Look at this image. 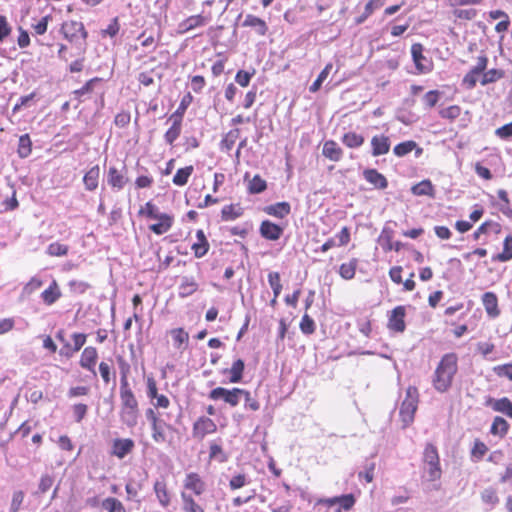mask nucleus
<instances>
[{
  "label": "nucleus",
  "instance_id": "nucleus-60",
  "mask_svg": "<svg viewBox=\"0 0 512 512\" xmlns=\"http://www.w3.org/2000/svg\"><path fill=\"white\" fill-rule=\"evenodd\" d=\"M493 372L500 378L512 381V363L500 364L493 367Z\"/></svg>",
  "mask_w": 512,
  "mask_h": 512
},
{
  "label": "nucleus",
  "instance_id": "nucleus-22",
  "mask_svg": "<svg viewBox=\"0 0 512 512\" xmlns=\"http://www.w3.org/2000/svg\"><path fill=\"white\" fill-rule=\"evenodd\" d=\"M364 179L378 190H384L388 187L387 178L374 168H368L363 171Z\"/></svg>",
  "mask_w": 512,
  "mask_h": 512
},
{
  "label": "nucleus",
  "instance_id": "nucleus-62",
  "mask_svg": "<svg viewBox=\"0 0 512 512\" xmlns=\"http://www.w3.org/2000/svg\"><path fill=\"white\" fill-rule=\"evenodd\" d=\"M488 447L484 442L479 439L474 441L473 447L471 449V455L477 459H482L483 456L487 453Z\"/></svg>",
  "mask_w": 512,
  "mask_h": 512
},
{
  "label": "nucleus",
  "instance_id": "nucleus-63",
  "mask_svg": "<svg viewBox=\"0 0 512 512\" xmlns=\"http://www.w3.org/2000/svg\"><path fill=\"white\" fill-rule=\"evenodd\" d=\"M51 15L42 17L36 24L32 25L33 33L35 35H43L47 32L48 23L51 20Z\"/></svg>",
  "mask_w": 512,
  "mask_h": 512
},
{
  "label": "nucleus",
  "instance_id": "nucleus-20",
  "mask_svg": "<svg viewBox=\"0 0 512 512\" xmlns=\"http://www.w3.org/2000/svg\"><path fill=\"white\" fill-rule=\"evenodd\" d=\"M283 228L270 220H264L259 227L260 235L270 241H277L283 234Z\"/></svg>",
  "mask_w": 512,
  "mask_h": 512
},
{
  "label": "nucleus",
  "instance_id": "nucleus-50",
  "mask_svg": "<svg viewBox=\"0 0 512 512\" xmlns=\"http://www.w3.org/2000/svg\"><path fill=\"white\" fill-rule=\"evenodd\" d=\"M192 100H193V97L190 93H187L186 95H184L183 98L181 99V102H180L178 108L176 109V111L170 115V119H176L179 121H183V116H184L188 106L192 102Z\"/></svg>",
  "mask_w": 512,
  "mask_h": 512
},
{
  "label": "nucleus",
  "instance_id": "nucleus-24",
  "mask_svg": "<svg viewBox=\"0 0 512 512\" xmlns=\"http://www.w3.org/2000/svg\"><path fill=\"white\" fill-rule=\"evenodd\" d=\"M390 146V139L386 135H374L371 138V153L375 157L387 154Z\"/></svg>",
  "mask_w": 512,
  "mask_h": 512
},
{
  "label": "nucleus",
  "instance_id": "nucleus-9",
  "mask_svg": "<svg viewBox=\"0 0 512 512\" xmlns=\"http://www.w3.org/2000/svg\"><path fill=\"white\" fill-rule=\"evenodd\" d=\"M424 50L425 48L421 43L411 45V57L417 74H428L434 69L433 60L424 55Z\"/></svg>",
  "mask_w": 512,
  "mask_h": 512
},
{
  "label": "nucleus",
  "instance_id": "nucleus-2",
  "mask_svg": "<svg viewBox=\"0 0 512 512\" xmlns=\"http://www.w3.org/2000/svg\"><path fill=\"white\" fill-rule=\"evenodd\" d=\"M458 355L454 352L444 354L432 375V386L439 393L447 392L458 372Z\"/></svg>",
  "mask_w": 512,
  "mask_h": 512
},
{
  "label": "nucleus",
  "instance_id": "nucleus-36",
  "mask_svg": "<svg viewBox=\"0 0 512 512\" xmlns=\"http://www.w3.org/2000/svg\"><path fill=\"white\" fill-rule=\"evenodd\" d=\"M244 213L240 204L225 205L221 210V218L224 221H232L241 217Z\"/></svg>",
  "mask_w": 512,
  "mask_h": 512
},
{
  "label": "nucleus",
  "instance_id": "nucleus-14",
  "mask_svg": "<svg viewBox=\"0 0 512 512\" xmlns=\"http://www.w3.org/2000/svg\"><path fill=\"white\" fill-rule=\"evenodd\" d=\"M135 449V442L131 438H114L111 442L109 454L119 460L124 459Z\"/></svg>",
  "mask_w": 512,
  "mask_h": 512
},
{
  "label": "nucleus",
  "instance_id": "nucleus-7",
  "mask_svg": "<svg viewBox=\"0 0 512 512\" xmlns=\"http://www.w3.org/2000/svg\"><path fill=\"white\" fill-rule=\"evenodd\" d=\"M419 392L415 386H409L406 390V396L403 400L399 415L403 426L406 427L414 420L415 413L418 408Z\"/></svg>",
  "mask_w": 512,
  "mask_h": 512
},
{
  "label": "nucleus",
  "instance_id": "nucleus-44",
  "mask_svg": "<svg viewBox=\"0 0 512 512\" xmlns=\"http://www.w3.org/2000/svg\"><path fill=\"white\" fill-rule=\"evenodd\" d=\"M172 122L171 127L164 134V139L169 145H173L175 140L180 136L182 131V121L176 119H170Z\"/></svg>",
  "mask_w": 512,
  "mask_h": 512
},
{
  "label": "nucleus",
  "instance_id": "nucleus-38",
  "mask_svg": "<svg viewBox=\"0 0 512 512\" xmlns=\"http://www.w3.org/2000/svg\"><path fill=\"white\" fill-rule=\"evenodd\" d=\"M198 290V283L193 277H183L179 286V296L186 298Z\"/></svg>",
  "mask_w": 512,
  "mask_h": 512
},
{
  "label": "nucleus",
  "instance_id": "nucleus-47",
  "mask_svg": "<svg viewBox=\"0 0 512 512\" xmlns=\"http://www.w3.org/2000/svg\"><path fill=\"white\" fill-rule=\"evenodd\" d=\"M251 482L249 476L244 472H239L231 476L229 488L232 491L239 490Z\"/></svg>",
  "mask_w": 512,
  "mask_h": 512
},
{
  "label": "nucleus",
  "instance_id": "nucleus-34",
  "mask_svg": "<svg viewBox=\"0 0 512 512\" xmlns=\"http://www.w3.org/2000/svg\"><path fill=\"white\" fill-rule=\"evenodd\" d=\"M341 142L350 149H356L361 147L364 142L365 138L362 134H358L353 131H349L343 134L341 137Z\"/></svg>",
  "mask_w": 512,
  "mask_h": 512
},
{
  "label": "nucleus",
  "instance_id": "nucleus-42",
  "mask_svg": "<svg viewBox=\"0 0 512 512\" xmlns=\"http://www.w3.org/2000/svg\"><path fill=\"white\" fill-rule=\"evenodd\" d=\"M357 266L358 259L352 258L349 262L340 265L339 275L345 280H351L355 277Z\"/></svg>",
  "mask_w": 512,
  "mask_h": 512
},
{
  "label": "nucleus",
  "instance_id": "nucleus-18",
  "mask_svg": "<svg viewBox=\"0 0 512 512\" xmlns=\"http://www.w3.org/2000/svg\"><path fill=\"white\" fill-rule=\"evenodd\" d=\"M156 498L162 508H168L172 503V493L165 479L156 480L153 485Z\"/></svg>",
  "mask_w": 512,
  "mask_h": 512
},
{
  "label": "nucleus",
  "instance_id": "nucleus-16",
  "mask_svg": "<svg viewBox=\"0 0 512 512\" xmlns=\"http://www.w3.org/2000/svg\"><path fill=\"white\" fill-rule=\"evenodd\" d=\"M98 351L94 346H87L83 349L80 359L79 365L81 368L90 371L93 375H96V363L98 360Z\"/></svg>",
  "mask_w": 512,
  "mask_h": 512
},
{
  "label": "nucleus",
  "instance_id": "nucleus-59",
  "mask_svg": "<svg viewBox=\"0 0 512 512\" xmlns=\"http://www.w3.org/2000/svg\"><path fill=\"white\" fill-rule=\"evenodd\" d=\"M453 15L457 19L469 21L473 20L477 16V10L475 8H454Z\"/></svg>",
  "mask_w": 512,
  "mask_h": 512
},
{
  "label": "nucleus",
  "instance_id": "nucleus-43",
  "mask_svg": "<svg viewBox=\"0 0 512 512\" xmlns=\"http://www.w3.org/2000/svg\"><path fill=\"white\" fill-rule=\"evenodd\" d=\"M32 153V140L29 134H23L19 137L17 154L20 158H27Z\"/></svg>",
  "mask_w": 512,
  "mask_h": 512
},
{
  "label": "nucleus",
  "instance_id": "nucleus-54",
  "mask_svg": "<svg viewBox=\"0 0 512 512\" xmlns=\"http://www.w3.org/2000/svg\"><path fill=\"white\" fill-rule=\"evenodd\" d=\"M268 283L273 290L275 297H279L282 291L280 274L278 272H270L268 274Z\"/></svg>",
  "mask_w": 512,
  "mask_h": 512
},
{
  "label": "nucleus",
  "instance_id": "nucleus-31",
  "mask_svg": "<svg viewBox=\"0 0 512 512\" xmlns=\"http://www.w3.org/2000/svg\"><path fill=\"white\" fill-rule=\"evenodd\" d=\"M100 178V167L95 165L91 167L83 177V183L85 189L88 191H94L97 189Z\"/></svg>",
  "mask_w": 512,
  "mask_h": 512
},
{
  "label": "nucleus",
  "instance_id": "nucleus-57",
  "mask_svg": "<svg viewBox=\"0 0 512 512\" xmlns=\"http://www.w3.org/2000/svg\"><path fill=\"white\" fill-rule=\"evenodd\" d=\"M461 114V108L458 105H451L449 107L443 108L439 111V115L450 121L457 119Z\"/></svg>",
  "mask_w": 512,
  "mask_h": 512
},
{
  "label": "nucleus",
  "instance_id": "nucleus-29",
  "mask_svg": "<svg viewBox=\"0 0 512 512\" xmlns=\"http://www.w3.org/2000/svg\"><path fill=\"white\" fill-rule=\"evenodd\" d=\"M242 26L254 28L256 30L257 35L259 36H265L268 32L267 23L263 19L253 14L246 15L242 23Z\"/></svg>",
  "mask_w": 512,
  "mask_h": 512
},
{
  "label": "nucleus",
  "instance_id": "nucleus-25",
  "mask_svg": "<svg viewBox=\"0 0 512 512\" xmlns=\"http://www.w3.org/2000/svg\"><path fill=\"white\" fill-rule=\"evenodd\" d=\"M210 249L209 241L202 229L196 231V241L191 245V250L196 258L204 257Z\"/></svg>",
  "mask_w": 512,
  "mask_h": 512
},
{
  "label": "nucleus",
  "instance_id": "nucleus-58",
  "mask_svg": "<svg viewBox=\"0 0 512 512\" xmlns=\"http://www.w3.org/2000/svg\"><path fill=\"white\" fill-rule=\"evenodd\" d=\"M138 214L140 216H145L149 219L156 220L160 213H158V208L151 201H149L139 209Z\"/></svg>",
  "mask_w": 512,
  "mask_h": 512
},
{
  "label": "nucleus",
  "instance_id": "nucleus-15",
  "mask_svg": "<svg viewBox=\"0 0 512 512\" xmlns=\"http://www.w3.org/2000/svg\"><path fill=\"white\" fill-rule=\"evenodd\" d=\"M180 510L181 512H206L205 505L201 497H195L186 491L180 492Z\"/></svg>",
  "mask_w": 512,
  "mask_h": 512
},
{
  "label": "nucleus",
  "instance_id": "nucleus-1",
  "mask_svg": "<svg viewBox=\"0 0 512 512\" xmlns=\"http://www.w3.org/2000/svg\"><path fill=\"white\" fill-rule=\"evenodd\" d=\"M488 61V57L485 54L477 57L476 64L470 68L462 79V85L466 89L475 88L477 83L487 86L505 77V71L501 68L487 69Z\"/></svg>",
  "mask_w": 512,
  "mask_h": 512
},
{
  "label": "nucleus",
  "instance_id": "nucleus-3",
  "mask_svg": "<svg viewBox=\"0 0 512 512\" xmlns=\"http://www.w3.org/2000/svg\"><path fill=\"white\" fill-rule=\"evenodd\" d=\"M140 415L139 402L131 385L119 386V418L128 428L136 426Z\"/></svg>",
  "mask_w": 512,
  "mask_h": 512
},
{
  "label": "nucleus",
  "instance_id": "nucleus-33",
  "mask_svg": "<svg viewBox=\"0 0 512 512\" xmlns=\"http://www.w3.org/2000/svg\"><path fill=\"white\" fill-rule=\"evenodd\" d=\"M413 150H416L417 156L421 155L423 152V149L418 147V145L415 141L408 140V141H404V142L397 144L394 147L393 152L396 156L403 157V156L409 154L410 152H412Z\"/></svg>",
  "mask_w": 512,
  "mask_h": 512
},
{
  "label": "nucleus",
  "instance_id": "nucleus-26",
  "mask_svg": "<svg viewBox=\"0 0 512 512\" xmlns=\"http://www.w3.org/2000/svg\"><path fill=\"white\" fill-rule=\"evenodd\" d=\"M41 299L47 306H51L56 303L61 297L62 292L58 282L53 279L49 286L41 293Z\"/></svg>",
  "mask_w": 512,
  "mask_h": 512
},
{
  "label": "nucleus",
  "instance_id": "nucleus-51",
  "mask_svg": "<svg viewBox=\"0 0 512 512\" xmlns=\"http://www.w3.org/2000/svg\"><path fill=\"white\" fill-rule=\"evenodd\" d=\"M99 373L105 385L115 380V371L107 362L102 361L99 363Z\"/></svg>",
  "mask_w": 512,
  "mask_h": 512
},
{
  "label": "nucleus",
  "instance_id": "nucleus-4",
  "mask_svg": "<svg viewBox=\"0 0 512 512\" xmlns=\"http://www.w3.org/2000/svg\"><path fill=\"white\" fill-rule=\"evenodd\" d=\"M422 480L425 482H438L442 478V467L437 447L427 443L422 453Z\"/></svg>",
  "mask_w": 512,
  "mask_h": 512
},
{
  "label": "nucleus",
  "instance_id": "nucleus-27",
  "mask_svg": "<svg viewBox=\"0 0 512 512\" xmlns=\"http://www.w3.org/2000/svg\"><path fill=\"white\" fill-rule=\"evenodd\" d=\"M322 155L333 162H339L343 157V150L334 140H327L323 144Z\"/></svg>",
  "mask_w": 512,
  "mask_h": 512
},
{
  "label": "nucleus",
  "instance_id": "nucleus-30",
  "mask_svg": "<svg viewBox=\"0 0 512 512\" xmlns=\"http://www.w3.org/2000/svg\"><path fill=\"white\" fill-rule=\"evenodd\" d=\"M206 22L207 18L203 15L189 16L179 24V33L183 34L197 27H201L205 25Z\"/></svg>",
  "mask_w": 512,
  "mask_h": 512
},
{
  "label": "nucleus",
  "instance_id": "nucleus-13",
  "mask_svg": "<svg viewBox=\"0 0 512 512\" xmlns=\"http://www.w3.org/2000/svg\"><path fill=\"white\" fill-rule=\"evenodd\" d=\"M216 431V423L207 416L198 417L192 426V436L198 440H203L207 435L214 434Z\"/></svg>",
  "mask_w": 512,
  "mask_h": 512
},
{
  "label": "nucleus",
  "instance_id": "nucleus-39",
  "mask_svg": "<svg viewBox=\"0 0 512 512\" xmlns=\"http://www.w3.org/2000/svg\"><path fill=\"white\" fill-rule=\"evenodd\" d=\"M244 369H245L244 361L242 359L235 360L232 363L230 369L227 370V372L230 375L229 381L231 383H239V382H241L242 378H243Z\"/></svg>",
  "mask_w": 512,
  "mask_h": 512
},
{
  "label": "nucleus",
  "instance_id": "nucleus-10",
  "mask_svg": "<svg viewBox=\"0 0 512 512\" xmlns=\"http://www.w3.org/2000/svg\"><path fill=\"white\" fill-rule=\"evenodd\" d=\"M182 491L195 497H202L207 491V483L198 472H188L182 482Z\"/></svg>",
  "mask_w": 512,
  "mask_h": 512
},
{
  "label": "nucleus",
  "instance_id": "nucleus-5",
  "mask_svg": "<svg viewBox=\"0 0 512 512\" xmlns=\"http://www.w3.org/2000/svg\"><path fill=\"white\" fill-rule=\"evenodd\" d=\"M357 497L353 493L337 495L333 497H322L316 499L314 512H350L354 509Z\"/></svg>",
  "mask_w": 512,
  "mask_h": 512
},
{
  "label": "nucleus",
  "instance_id": "nucleus-19",
  "mask_svg": "<svg viewBox=\"0 0 512 512\" xmlns=\"http://www.w3.org/2000/svg\"><path fill=\"white\" fill-rule=\"evenodd\" d=\"M481 302L489 318L495 319L500 316L501 310L499 308V301L494 292H485L481 296Z\"/></svg>",
  "mask_w": 512,
  "mask_h": 512
},
{
  "label": "nucleus",
  "instance_id": "nucleus-49",
  "mask_svg": "<svg viewBox=\"0 0 512 512\" xmlns=\"http://www.w3.org/2000/svg\"><path fill=\"white\" fill-rule=\"evenodd\" d=\"M512 259V236L504 239L503 250L493 257L494 261L506 262Z\"/></svg>",
  "mask_w": 512,
  "mask_h": 512
},
{
  "label": "nucleus",
  "instance_id": "nucleus-21",
  "mask_svg": "<svg viewBox=\"0 0 512 512\" xmlns=\"http://www.w3.org/2000/svg\"><path fill=\"white\" fill-rule=\"evenodd\" d=\"M486 406L512 419V401L508 397H502L500 399L488 398L486 400Z\"/></svg>",
  "mask_w": 512,
  "mask_h": 512
},
{
  "label": "nucleus",
  "instance_id": "nucleus-53",
  "mask_svg": "<svg viewBox=\"0 0 512 512\" xmlns=\"http://www.w3.org/2000/svg\"><path fill=\"white\" fill-rule=\"evenodd\" d=\"M240 136V130L238 128L232 129L226 133L221 141V145L226 150H231Z\"/></svg>",
  "mask_w": 512,
  "mask_h": 512
},
{
  "label": "nucleus",
  "instance_id": "nucleus-61",
  "mask_svg": "<svg viewBox=\"0 0 512 512\" xmlns=\"http://www.w3.org/2000/svg\"><path fill=\"white\" fill-rule=\"evenodd\" d=\"M69 289L74 294H84L89 288L90 285L81 280H70L68 282Z\"/></svg>",
  "mask_w": 512,
  "mask_h": 512
},
{
  "label": "nucleus",
  "instance_id": "nucleus-8",
  "mask_svg": "<svg viewBox=\"0 0 512 512\" xmlns=\"http://www.w3.org/2000/svg\"><path fill=\"white\" fill-rule=\"evenodd\" d=\"M59 31L63 38L71 44L77 43L79 40L85 43L88 38V32L81 21L66 20L61 24Z\"/></svg>",
  "mask_w": 512,
  "mask_h": 512
},
{
  "label": "nucleus",
  "instance_id": "nucleus-28",
  "mask_svg": "<svg viewBox=\"0 0 512 512\" xmlns=\"http://www.w3.org/2000/svg\"><path fill=\"white\" fill-rule=\"evenodd\" d=\"M107 182L113 188L122 190L128 182V178L115 166H111L107 173Z\"/></svg>",
  "mask_w": 512,
  "mask_h": 512
},
{
  "label": "nucleus",
  "instance_id": "nucleus-40",
  "mask_svg": "<svg viewBox=\"0 0 512 512\" xmlns=\"http://www.w3.org/2000/svg\"><path fill=\"white\" fill-rule=\"evenodd\" d=\"M194 167L192 165L180 168L173 176L172 182L174 185L182 187L188 183L190 176L193 174Z\"/></svg>",
  "mask_w": 512,
  "mask_h": 512
},
{
  "label": "nucleus",
  "instance_id": "nucleus-23",
  "mask_svg": "<svg viewBox=\"0 0 512 512\" xmlns=\"http://www.w3.org/2000/svg\"><path fill=\"white\" fill-rule=\"evenodd\" d=\"M157 223L149 225V230L156 235H163L167 233L174 223V217L167 213H160L156 219Z\"/></svg>",
  "mask_w": 512,
  "mask_h": 512
},
{
  "label": "nucleus",
  "instance_id": "nucleus-56",
  "mask_svg": "<svg viewBox=\"0 0 512 512\" xmlns=\"http://www.w3.org/2000/svg\"><path fill=\"white\" fill-rule=\"evenodd\" d=\"M68 251H69V247L67 245L61 244L59 242H53V243L49 244V246L47 247V253L50 256H56V257L65 256V255H67Z\"/></svg>",
  "mask_w": 512,
  "mask_h": 512
},
{
  "label": "nucleus",
  "instance_id": "nucleus-32",
  "mask_svg": "<svg viewBox=\"0 0 512 512\" xmlns=\"http://www.w3.org/2000/svg\"><path fill=\"white\" fill-rule=\"evenodd\" d=\"M265 213L279 219H283L291 212V206L288 202H278L264 208Z\"/></svg>",
  "mask_w": 512,
  "mask_h": 512
},
{
  "label": "nucleus",
  "instance_id": "nucleus-41",
  "mask_svg": "<svg viewBox=\"0 0 512 512\" xmlns=\"http://www.w3.org/2000/svg\"><path fill=\"white\" fill-rule=\"evenodd\" d=\"M414 195L433 197L435 193L434 186L430 180H422L411 188Z\"/></svg>",
  "mask_w": 512,
  "mask_h": 512
},
{
  "label": "nucleus",
  "instance_id": "nucleus-37",
  "mask_svg": "<svg viewBox=\"0 0 512 512\" xmlns=\"http://www.w3.org/2000/svg\"><path fill=\"white\" fill-rule=\"evenodd\" d=\"M209 460L217 461L219 463H224L228 460V455L224 451L222 445L216 441H211L209 443Z\"/></svg>",
  "mask_w": 512,
  "mask_h": 512
},
{
  "label": "nucleus",
  "instance_id": "nucleus-64",
  "mask_svg": "<svg viewBox=\"0 0 512 512\" xmlns=\"http://www.w3.org/2000/svg\"><path fill=\"white\" fill-rule=\"evenodd\" d=\"M230 389L224 387H216L209 392L208 397L211 400H223L226 403L227 397L229 396Z\"/></svg>",
  "mask_w": 512,
  "mask_h": 512
},
{
  "label": "nucleus",
  "instance_id": "nucleus-35",
  "mask_svg": "<svg viewBox=\"0 0 512 512\" xmlns=\"http://www.w3.org/2000/svg\"><path fill=\"white\" fill-rule=\"evenodd\" d=\"M173 339V345L176 349L182 350L188 345L189 334L183 328H174L170 330Z\"/></svg>",
  "mask_w": 512,
  "mask_h": 512
},
{
  "label": "nucleus",
  "instance_id": "nucleus-17",
  "mask_svg": "<svg viewBox=\"0 0 512 512\" xmlns=\"http://www.w3.org/2000/svg\"><path fill=\"white\" fill-rule=\"evenodd\" d=\"M336 238L338 239V243H336L334 238H328L320 247V252L326 253L330 249L336 246H346L351 241V232L350 228L347 226L342 227L339 233L336 234Z\"/></svg>",
  "mask_w": 512,
  "mask_h": 512
},
{
  "label": "nucleus",
  "instance_id": "nucleus-11",
  "mask_svg": "<svg viewBox=\"0 0 512 512\" xmlns=\"http://www.w3.org/2000/svg\"><path fill=\"white\" fill-rule=\"evenodd\" d=\"M146 394L153 405L152 409L155 411L169 408L171 404L170 399L166 395L159 393L157 381L153 376L146 378Z\"/></svg>",
  "mask_w": 512,
  "mask_h": 512
},
{
  "label": "nucleus",
  "instance_id": "nucleus-48",
  "mask_svg": "<svg viewBox=\"0 0 512 512\" xmlns=\"http://www.w3.org/2000/svg\"><path fill=\"white\" fill-rule=\"evenodd\" d=\"M101 505L106 512H127L124 504L115 497L105 498Z\"/></svg>",
  "mask_w": 512,
  "mask_h": 512
},
{
  "label": "nucleus",
  "instance_id": "nucleus-45",
  "mask_svg": "<svg viewBox=\"0 0 512 512\" xmlns=\"http://www.w3.org/2000/svg\"><path fill=\"white\" fill-rule=\"evenodd\" d=\"M116 361L120 371V385H131L129 382V375L131 372L129 362L121 355L116 357Z\"/></svg>",
  "mask_w": 512,
  "mask_h": 512
},
{
  "label": "nucleus",
  "instance_id": "nucleus-6",
  "mask_svg": "<svg viewBox=\"0 0 512 512\" xmlns=\"http://www.w3.org/2000/svg\"><path fill=\"white\" fill-rule=\"evenodd\" d=\"M146 418L150 422L151 438L156 444H171L173 434H177L178 430L172 424H168L161 418L160 414L152 408H148L145 412Z\"/></svg>",
  "mask_w": 512,
  "mask_h": 512
},
{
  "label": "nucleus",
  "instance_id": "nucleus-52",
  "mask_svg": "<svg viewBox=\"0 0 512 512\" xmlns=\"http://www.w3.org/2000/svg\"><path fill=\"white\" fill-rule=\"evenodd\" d=\"M267 188L266 181L260 175H255L248 184V191L250 194H259Z\"/></svg>",
  "mask_w": 512,
  "mask_h": 512
},
{
  "label": "nucleus",
  "instance_id": "nucleus-55",
  "mask_svg": "<svg viewBox=\"0 0 512 512\" xmlns=\"http://www.w3.org/2000/svg\"><path fill=\"white\" fill-rule=\"evenodd\" d=\"M299 327L301 332L306 335L313 334L316 329L314 320L307 313L302 316Z\"/></svg>",
  "mask_w": 512,
  "mask_h": 512
},
{
  "label": "nucleus",
  "instance_id": "nucleus-46",
  "mask_svg": "<svg viewBox=\"0 0 512 512\" xmlns=\"http://www.w3.org/2000/svg\"><path fill=\"white\" fill-rule=\"evenodd\" d=\"M509 427V423L504 418L496 416L492 422L490 433L504 437L508 433Z\"/></svg>",
  "mask_w": 512,
  "mask_h": 512
},
{
  "label": "nucleus",
  "instance_id": "nucleus-12",
  "mask_svg": "<svg viewBox=\"0 0 512 512\" xmlns=\"http://www.w3.org/2000/svg\"><path fill=\"white\" fill-rule=\"evenodd\" d=\"M405 317L406 307L404 305L394 307L388 315L387 328L389 331L403 333L406 329Z\"/></svg>",
  "mask_w": 512,
  "mask_h": 512
}]
</instances>
